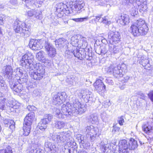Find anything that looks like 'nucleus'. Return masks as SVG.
<instances>
[{"instance_id":"obj_1","label":"nucleus","mask_w":153,"mask_h":153,"mask_svg":"<svg viewBox=\"0 0 153 153\" xmlns=\"http://www.w3.org/2000/svg\"><path fill=\"white\" fill-rule=\"evenodd\" d=\"M64 104L62 107L61 112L59 109L55 108L53 112L56 116L59 118H63L64 116L76 115L82 114L86 111V108L83 105H81L77 100L73 102V107L69 102Z\"/></svg>"},{"instance_id":"obj_2","label":"nucleus","mask_w":153,"mask_h":153,"mask_svg":"<svg viewBox=\"0 0 153 153\" xmlns=\"http://www.w3.org/2000/svg\"><path fill=\"white\" fill-rule=\"evenodd\" d=\"M137 22L136 25H131L129 30L134 36L145 35L147 33L149 29L145 20L140 19Z\"/></svg>"},{"instance_id":"obj_3","label":"nucleus","mask_w":153,"mask_h":153,"mask_svg":"<svg viewBox=\"0 0 153 153\" xmlns=\"http://www.w3.org/2000/svg\"><path fill=\"white\" fill-rule=\"evenodd\" d=\"M13 29L16 33H19L21 36L27 37L30 34V29L29 26L25 23L16 20L14 23Z\"/></svg>"},{"instance_id":"obj_4","label":"nucleus","mask_w":153,"mask_h":153,"mask_svg":"<svg viewBox=\"0 0 153 153\" xmlns=\"http://www.w3.org/2000/svg\"><path fill=\"white\" fill-rule=\"evenodd\" d=\"M35 117L33 112L29 113L25 117L23 123V135L25 136H28L30 131L32 121Z\"/></svg>"},{"instance_id":"obj_5","label":"nucleus","mask_w":153,"mask_h":153,"mask_svg":"<svg viewBox=\"0 0 153 153\" xmlns=\"http://www.w3.org/2000/svg\"><path fill=\"white\" fill-rule=\"evenodd\" d=\"M70 134L68 131L61 132L57 134H54L52 136V139L57 143L66 142L65 145L70 140Z\"/></svg>"},{"instance_id":"obj_6","label":"nucleus","mask_w":153,"mask_h":153,"mask_svg":"<svg viewBox=\"0 0 153 153\" xmlns=\"http://www.w3.org/2000/svg\"><path fill=\"white\" fill-rule=\"evenodd\" d=\"M38 68L36 71H31L29 72V74L31 78L36 81H39L42 79L45 75V69L42 65L38 64Z\"/></svg>"},{"instance_id":"obj_7","label":"nucleus","mask_w":153,"mask_h":153,"mask_svg":"<svg viewBox=\"0 0 153 153\" xmlns=\"http://www.w3.org/2000/svg\"><path fill=\"white\" fill-rule=\"evenodd\" d=\"M70 3L71 10L74 14L80 13L81 10L85 6L83 0H71Z\"/></svg>"},{"instance_id":"obj_8","label":"nucleus","mask_w":153,"mask_h":153,"mask_svg":"<svg viewBox=\"0 0 153 153\" xmlns=\"http://www.w3.org/2000/svg\"><path fill=\"white\" fill-rule=\"evenodd\" d=\"M85 130L86 137H89L91 141H94L98 132V128L91 125L87 126Z\"/></svg>"},{"instance_id":"obj_9","label":"nucleus","mask_w":153,"mask_h":153,"mask_svg":"<svg viewBox=\"0 0 153 153\" xmlns=\"http://www.w3.org/2000/svg\"><path fill=\"white\" fill-rule=\"evenodd\" d=\"M120 34L118 32L110 31L108 33V39L111 43H118L120 41Z\"/></svg>"},{"instance_id":"obj_10","label":"nucleus","mask_w":153,"mask_h":153,"mask_svg":"<svg viewBox=\"0 0 153 153\" xmlns=\"http://www.w3.org/2000/svg\"><path fill=\"white\" fill-rule=\"evenodd\" d=\"M34 61L33 56L32 54L28 53L23 55L20 61L21 66L25 68L28 65Z\"/></svg>"},{"instance_id":"obj_11","label":"nucleus","mask_w":153,"mask_h":153,"mask_svg":"<svg viewBox=\"0 0 153 153\" xmlns=\"http://www.w3.org/2000/svg\"><path fill=\"white\" fill-rule=\"evenodd\" d=\"M123 69H120L118 65L116 66L111 65L108 68V71L109 72H113V76L117 78L123 76Z\"/></svg>"},{"instance_id":"obj_12","label":"nucleus","mask_w":153,"mask_h":153,"mask_svg":"<svg viewBox=\"0 0 153 153\" xmlns=\"http://www.w3.org/2000/svg\"><path fill=\"white\" fill-rule=\"evenodd\" d=\"M44 47L49 57H54L55 56L56 54V49L51 44L48 42L45 41Z\"/></svg>"},{"instance_id":"obj_13","label":"nucleus","mask_w":153,"mask_h":153,"mask_svg":"<svg viewBox=\"0 0 153 153\" xmlns=\"http://www.w3.org/2000/svg\"><path fill=\"white\" fill-rule=\"evenodd\" d=\"M66 93L65 92L58 93L53 97L52 103L53 105H60L65 100Z\"/></svg>"},{"instance_id":"obj_14","label":"nucleus","mask_w":153,"mask_h":153,"mask_svg":"<svg viewBox=\"0 0 153 153\" xmlns=\"http://www.w3.org/2000/svg\"><path fill=\"white\" fill-rule=\"evenodd\" d=\"M96 90L100 94L103 95L105 91V86L100 79H98L94 84Z\"/></svg>"},{"instance_id":"obj_15","label":"nucleus","mask_w":153,"mask_h":153,"mask_svg":"<svg viewBox=\"0 0 153 153\" xmlns=\"http://www.w3.org/2000/svg\"><path fill=\"white\" fill-rule=\"evenodd\" d=\"M14 81L13 79L8 81L10 88L16 92H20L23 89V85Z\"/></svg>"},{"instance_id":"obj_16","label":"nucleus","mask_w":153,"mask_h":153,"mask_svg":"<svg viewBox=\"0 0 153 153\" xmlns=\"http://www.w3.org/2000/svg\"><path fill=\"white\" fill-rule=\"evenodd\" d=\"M81 39L80 40L79 42V46L80 47L79 50L81 58H85L86 56V53L85 52L84 49L88 45V43L86 42V38L84 37H81Z\"/></svg>"},{"instance_id":"obj_17","label":"nucleus","mask_w":153,"mask_h":153,"mask_svg":"<svg viewBox=\"0 0 153 153\" xmlns=\"http://www.w3.org/2000/svg\"><path fill=\"white\" fill-rule=\"evenodd\" d=\"M119 150L120 153H129L128 143L126 140H123L119 142Z\"/></svg>"},{"instance_id":"obj_18","label":"nucleus","mask_w":153,"mask_h":153,"mask_svg":"<svg viewBox=\"0 0 153 153\" xmlns=\"http://www.w3.org/2000/svg\"><path fill=\"white\" fill-rule=\"evenodd\" d=\"M28 45L34 50H37L41 49L43 47L40 42L36 39H31L29 42Z\"/></svg>"},{"instance_id":"obj_19","label":"nucleus","mask_w":153,"mask_h":153,"mask_svg":"<svg viewBox=\"0 0 153 153\" xmlns=\"http://www.w3.org/2000/svg\"><path fill=\"white\" fill-rule=\"evenodd\" d=\"M3 70L4 74L7 76L8 81L13 79L14 77L13 76V70L11 66L9 65L5 66Z\"/></svg>"},{"instance_id":"obj_20","label":"nucleus","mask_w":153,"mask_h":153,"mask_svg":"<svg viewBox=\"0 0 153 153\" xmlns=\"http://www.w3.org/2000/svg\"><path fill=\"white\" fill-rule=\"evenodd\" d=\"M56 10L58 16H61L63 14L65 8H67V5L62 3H58L56 5Z\"/></svg>"},{"instance_id":"obj_21","label":"nucleus","mask_w":153,"mask_h":153,"mask_svg":"<svg viewBox=\"0 0 153 153\" xmlns=\"http://www.w3.org/2000/svg\"><path fill=\"white\" fill-rule=\"evenodd\" d=\"M133 3L137 5V7L140 9V11H144L147 8V2L146 0H136V2L135 1Z\"/></svg>"},{"instance_id":"obj_22","label":"nucleus","mask_w":153,"mask_h":153,"mask_svg":"<svg viewBox=\"0 0 153 153\" xmlns=\"http://www.w3.org/2000/svg\"><path fill=\"white\" fill-rule=\"evenodd\" d=\"M44 53H45L43 51H40L36 53V57L39 61L42 62L49 63L50 61L48 59L45 58Z\"/></svg>"},{"instance_id":"obj_23","label":"nucleus","mask_w":153,"mask_h":153,"mask_svg":"<svg viewBox=\"0 0 153 153\" xmlns=\"http://www.w3.org/2000/svg\"><path fill=\"white\" fill-rule=\"evenodd\" d=\"M65 145V147L68 149L69 153H74L76 148V143L74 141H69Z\"/></svg>"},{"instance_id":"obj_24","label":"nucleus","mask_w":153,"mask_h":153,"mask_svg":"<svg viewBox=\"0 0 153 153\" xmlns=\"http://www.w3.org/2000/svg\"><path fill=\"white\" fill-rule=\"evenodd\" d=\"M119 21L120 25L125 26L128 24L130 22L129 17L128 15L123 14L120 16Z\"/></svg>"},{"instance_id":"obj_25","label":"nucleus","mask_w":153,"mask_h":153,"mask_svg":"<svg viewBox=\"0 0 153 153\" xmlns=\"http://www.w3.org/2000/svg\"><path fill=\"white\" fill-rule=\"evenodd\" d=\"M81 37H83L79 35H75L73 36L71 38V44L73 46H76L78 45L79 46V42L81 39Z\"/></svg>"},{"instance_id":"obj_26","label":"nucleus","mask_w":153,"mask_h":153,"mask_svg":"<svg viewBox=\"0 0 153 153\" xmlns=\"http://www.w3.org/2000/svg\"><path fill=\"white\" fill-rule=\"evenodd\" d=\"M7 106L10 108V109L11 111L17 112V110H18L20 107V104L18 102H13L12 103L10 102V103H7Z\"/></svg>"},{"instance_id":"obj_27","label":"nucleus","mask_w":153,"mask_h":153,"mask_svg":"<svg viewBox=\"0 0 153 153\" xmlns=\"http://www.w3.org/2000/svg\"><path fill=\"white\" fill-rule=\"evenodd\" d=\"M67 42V40L63 38L56 39L55 41V45L57 47H63Z\"/></svg>"},{"instance_id":"obj_28","label":"nucleus","mask_w":153,"mask_h":153,"mask_svg":"<svg viewBox=\"0 0 153 153\" xmlns=\"http://www.w3.org/2000/svg\"><path fill=\"white\" fill-rule=\"evenodd\" d=\"M129 151L130 150H134L138 146L137 141L133 138H131L128 142Z\"/></svg>"},{"instance_id":"obj_29","label":"nucleus","mask_w":153,"mask_h":153,"mask_svg":"<svg viewBox=\"0 0 153 153\" xmlns=\"http://www.w3.org/2000/svg\"><path fill=\"white\" fill-rule=\"evenodd\" d=\"M3 122L6 127H9V128L12 130L14 129L15 123L13 120L5 119L4 120Z\"/></svg>"},{"instance_id":"obj_30","label":"nucleus","mask_w":153,"mask_h":153,"mask_svg":"<svg viewBox=\"0 0 153 153\" xmlns=\"http://www.w3.org/2000/svg\"><path fill=\"white\" fill-rule=\"evenodd\" d=\"M109 51L112 53H117L121 51L120 46H109Z\"/></svg>"},{"instance_id":"obj_31","label":"nucleus","mask_w":153,"mask_h":153,"mask_svg":"<svg viewBox=\"0 0 153 153\" xmlns=\"http://www.w3.org/2000/svg\"><path fill=\"white\" fill-rule=\"evenodd\" d=\"M87 118L88 121L93 124L95 123L98 121V117L95 114H91L88 116Z\"/></svg>"},{"instance_id":"obj_32","label":"nucleus","mask_w":153,"mask_h":153,"mask_svg":"<svg viewBox=\"0 0 153 153\" xmlns=\"http://www.w3.org/2000/svg\"><path fill=\"white\" fill-rule=\"evenodd\" d=\"M80 140V144L81 146H82L84 149H87L90 147V143L86 139L83 138L82 139L81 137Z\"/></svg>"},{"instance_id":"obj_33","label":"nucleus","mask_w":153,"mask_h":153,"mask_svg":"<svg viewBox=\"0 0 153 153\" xmlns=\"http://www.w3.org/2000/svg\"><path fill=\"white\" fill-rule=\"evenodd\" d=\"M48 124V123L47 122L46 120H42L39 123L38 127L42 131H44L47 127Z\"/></svg>"},{"instance_id":"obj_34","label":"nucleus","mask_w":153,"mask_h":153,"mask_svg":"<svg viewBox=\"0 0 153 153\" xmlns=\"http://www.w3.org/2000/svg\"><path fill=\"white\" fill-rule=\"evenodd\" d=\"M14 81H16L18 83L22 85V84L26 83L27 81L26 78H20L19 76H16L13 78Z\"/></svg>"},{"instance_id":"obj_35","label":"nucleus","mask_w":153,"mask_h":153,"mask_svg":"<svg viewBox=\"0 0 153 153\" xmlns=\"http://www.w3.org/2000/svg\"><path fill=\"white\" fill-rule=\"evenodd\" d=\"M10 102L8 101L6 98H3L0 102V109L2 110L5 109L6 108L5 106H7V103H10Z\"/></svg>"},{"instance_id":"obj_36","label":"nucleus","mask_w":153,"mask_h":153,"mask_svg":"<svg viewBox=\"0 0 153 153\" xmlns=\"http://www.w3.org/2000/svg\"><path fill=\"white\" fill-rule=\"evenodd\" d=\"M65 123L63 121H56L54 123V127L58 129H61L65 127Z\"/></svg>"},{"instance_id":"obj_37","label":"nucleus","mask_w":153,"mask_h":153,"mask_svg":"<svg viewBox=\"0 0 153 153\" xmlns=\"http://www.w3.org/2000/svg\"><path fill=\"white\" fill-rule=\"evenodd\" d=\"M153 126V125L152 124L151 125L149 123H148L143 125V126L142 129L145 133H149L151 132Z\"/></svg>"},{"instance_id":"obj_38","label":"nucleus","mask_w":153,"mask_h":153,"mask_svg":"<svg viewBox=\"0 0 153 153\" xmlns=\"http://www.w3.org/2000/svg\"><path fill=\"white\" fill-rule=\"evenodd\" d=\"M132 6L131 9L130 10V13L131 16H135L136 15H137L138 13L137 7L136 4L134 3L131 4Z\"/></svg>"},{"instance_id":"obj_39","label":"nucleus","mask_w":153,"mask_h":153,"mask_svg":"<svg viewBox=\"0 0 153 153\" xmlns=\"http://www.w3.org/2000/svg\"><path fill=\"white\" fill-rule=\"evenodd\" d=\"M28 65L25 68L28 69L29 71H32V70H33L34 69L36 68V67L38 65L37 64L36 62H31V63H29L28 64Z\"/></svg>"},{"instance_id":"obj_40","label":"nucleus","mask_w":153,"mask_h":153,"mask_svg":"<svg viewBox=\"0 0 153 153\" xmlns=\"http://www.w3.org/2000/svg\"><path fill=\"white\" fill-rule=\"evenodd\" d=\"M107 52L106 48L105 47H100L98 50L96 51V52L98 54H105Z\"/></svg>"},{"instance_id":"obj_41","label":"nucleus","mask_w":153,"mask_h":153,"mask_svg":"<svg viewBox=\"0 0 153 153\" xmlns=\"http://www.w3.org/2000/svg\"><path fill=\"white\" fill-rule=\"evenodd\" d=\"M111 143L110 144V146H111ZM109 144H107L102 147L101 149L103 153H107L109 151H110L111 147H109Z\"/></svg>"},{"instance_id":"obj_42","label":"nucleus","mask_w":153,"mask_h":153,"mask_svg":"<svg viewBox=\"0 0 153 153\" xmlns=\"http://www.w3.org/2000/svg\"><path fill=\"white\" fill-rule=\"evenodd\" d=\"M53 118V116L51 114H46L44 116V118L43 119V120H46L48 123L51 121Z\"/></svg>"},{"instance_id":"obj_43","label":"nucleus","mask_w":153,"mask_h":153,"mask_svg":"<svg viewBox=\"0 0 153 153\" xmlns=\"http://www.w3.org/2000/svg\"><path fill=\"white\" fill-rule=\"evenodd\" d=\"M36 19H41L42 18V12L39 10H35V13L34 15Z\"/></svg>"},{"instance_id":"obj_44","label":"nucleus","mask_w":153,"mask_h":153,"mask_svg":"<svg viewBox=\"0 0 153 153\" xmlns=\"http://www.w3.org/2000/svg\"><path fill=\"white\" fill-rule=\"evenodd\" d=\"M149 62V61L148 59L144 58V57H141V61L140 62V63L143 67L146 66V64L148 63Z\"/></svg>"},{"instance_id":"obj_45","label":"nucleus","mask_w":153,"mask_h":153,"mask_svg":"<svg viewBox=\"0 0 153 153\" xmlns=\"http://www.w3.org/2000/svg\"><path fill=\"white\" fill-rule=\"evenodd\" d=\"M78 91L79 93V95L80 97L82 98L84 97L85 95H86V94L88 93V90L85 89L79 90Z\"/></svg>"},{"instance_id":"obj_46","label":"nucleus","mask_w":153,"mask_h":153,"mask_svg":"<svg viewBox=\"0 0 153 153\" xmlns=\"http://www.w3.org/2000/svg\"><path fill=\"white\" fill-rule=\"evenodd\" d=\"M91 93L90 92H88L86 95L83 98L84 99L85 101L87 102L90 100H91V97L92 96Z\"/></svg>"},{"instance_id":"obj_47","label":"nucleus","mask_w":153,"mask_h":153,"mask_svg":"<svg viewBox=\"0 0 153 153\" xmlns=\"http://www.w3.org/2000/svg\"><path fill=\"white\" fill-rule=\"evenodd\" d=\"M0 152L1 153H12L11 148L10 146H8L5 149L0 150Z\"/></svg>"},{"instance_id":"obj_48","label":"nucleus","mask_w":153,"mask_h":153,"mask_svg":"<svg viewBox=\"0 0 153 153\" xmlns=\"http://www.w3.org/2000/svg\"><path fill=\"white\" fill-rule=\"evenodd\" d=\"M74 56L80 59L81 56L80 54V51L77 48L76 49L74 50L72 52Z\"/></svg>"},{"instance_id":"obj_49","label":"nucleus","mask_w":153,"mask_h":153,"mask_svg":"<svg viewBox=\"0 0 153 153\" xmlns=\"http://www.w3.org/2000/svg\"><path fill=\"white\" fill-rule=\"evenodd\" d=\"M88 18L87 16L84 18H81L76 19H72L74 21L77 22H82L84 21H86L88 20Z\"/></svg>"},{"instance_id":"obj_50","label":"nucleus","mask_w":153,"mask_h":153,"mask_svg":"<svg viewBox=\"0 0 153 153\" xmlns=\"http://www.w3.org/2000/svg\"><path fill=\"white\" fill-rule=\"evenodd\" d=\"M101 117L103 121L106 122L107 120L108 116L105 112H103L101 114Z\"/></svg>"},{"instance_id":"obj_51","label":"nucleus","mask_w":153,"mask_h":153,"mask_svg":"<svg viewBox=\"0 0 153 153\" xmlns=\"http://www.w3.org/2000/svg\"><path fill=\"white\" fill-rule=\"evenodd\" d=\"M15 71L16 74H15L14 77H16V76H20L23 74L22 70L20 69L19 68H17L16 69Z\"/></svg>"},{"instance_id":"obj_52","label":"nucleus","mask_w":153,"mask_h":153,"mask_svg":"<svg viewBox=\"0 0 153 153\" xmlns=\"http://www.w3.org/2000/svg\"><path fill=\"white\" fill-rule=\"evenodd\" d=\"M120 128L116 126V125H114L113 127L112 132L113 133H115L118 132L120 130Z\"/></svg>"},{"instance_id":"obj_53","label":"nucleus","mask_w":153,"mask_h":153,"mask_svg":"<svg viewBox=\"0 0 153 153\" xmlns=\"http://www.w3.org/2000/svg\"><path fill=\"white\" fill-rule=\"evenodd\" d=\"M102 103L103 106L105 108H108L111 105V103L110 102V101L107 100L104 101Z\"/></svg>"},{"instance_id":"obj_54","label":"nucleus","mask_w":153,"mask_h":153,"mask_svg":"<svg viewBox=\"0 0 153 153\" xmlns=\"http://www.w3.org/2000/svg\"><path fill=\"white\" fill-rule=\"evenodd\" d=\"M101 22L106 25H108L110 24L111 22L108 20L107 16H104L102 18V21H101Z\"/></svg>"},{"instance_id":"obj_55","label":"nucleus","mask_w":153,"mask_h":153,"mask_svg":"<svg viewBox=\"0 0 153 153\" xmlns=\"http://www.w3.org/2000/svg\"><path fill=\"white\" fill-rule=\"evenodd\" d=\"M31 153H44V151L38 148L33 149L31 151Z\"/></svg>"},{"instance_id":"obj_56","label":"nucleus","mask_w":153,"mask_h":153,"mask_svg":"<svg viewBox=\"0 0 153 153\" xmlns=\"http://www.w3.org/2000/svg\"><path fill=\"white\" fill-rule=\"evenodd\" d=\"M35 10H33L28 11L27 13V15L31 17L34 15Z\"/></svg>"},{"instance_id":"obj_57","label":"nucleus","mask_w":153,"mask_h":153,"mask_svg":"<svg viewBox=\"0 0 153 153\" xmlns=\"http://www.w3.org/2000/svg\"><path fill=\"white\" fill-rule=\"evenodd\" d=\"M105 82L110 85H113L114 83L111 77L107 78L105 79Z\"/></svg>"},{"instance_id":"obj_58","label":"nucleus","mask_w":153,"mask_h":153,"mask_svg":"<svg viewBox=\"0 0 153 153\" xmlns=\"http://www.w3.org/2000/svg\"><path fill=\"white\" fill-rule=\"evenodd\" d=\"M102 16V14L98 15L97 16H93V17H94V18L93 19L95 23H97V22H99V21Z\"/></svg>"},{"instance_id":"obj_59","label":"nucleus","mask_w":153,"mask_h":153,"mask_svg":"<svg viewBox=\"0 0 153 153\" xmlns=\"http://www.w3.org/2000/svg\"><path fill=\"white\" fill-rule=\"evenodd\" d=\"M118 65L119 66L120 69H123L122 73L123 72H126V71L127 69V67L125 64H122L121 65Z\"/></svg>"},{"instance_id":"obj_60","label":"nucleus","mask_w":153,"mask_h":153,"mask_svg":"<svg viewBox=\"0 0 153 153\" xmlns=\"http://www.w3.org/2000/svg\"><path fill=\"white\" fill-rule=\"evenodd\" d=\"M149 98L153 102V90L150 91L148 94Z\"/></svg>"},{"instance_id":"obj_61","label":"nucleus","mask_w":153,"mask_h":153,"mask_svg":"<svg viewBox=\"0 0 153 153\" xmlns=\"http://www.w3.org/2000/svg\"><path fill=\"white\" fill-rule=\"evenodd\" d=\"M96 1L101 6H103L106 4L105 0H98V1Z\"/></svg>"},{"instance_id":"obj_62","label":"nucleus","mask_w":153,"mask_h":153,"mask_svg":"<svg viewBox=\"0 0 153 153\" xmlns=\"http://www.w3.org/2000/svg\"><path fill=\"white\" fill-rule=\"evenodd\" d=\"M51 143L50 142H47L45 143V146L46 147V148H49L50 150L51 151L53 149V148H51Z\"/></svg>"},{"instance_id":"obj_63","label":"nucleus","mask_w":153,"mask_h":153,"mask_svg":"<svg viewBox=\"0 0 153 153\" xmlns=\"http://www.w3.org/2000/svg\"><path fill=\"white\" fill-rule=\"evenodd\" d=\"M5 18L4 15H0V25H3L4 22Z\"/></svg>"},{"instance_id":"obj_64","label":"nucleus","mask_w":153,"mask_h":153,"mask_svg":"<svg viewBox=\"0 0 153 153\" xmlns=\"http://www.w3.org/2000/svg\"><path fill=\"white\" fill-rule=\"evenodd\" d=\"M91 56L92 53H89L88 55H86V56H85V58L88 60H90L92 58Z\"/></svg>"}]
</instances>
